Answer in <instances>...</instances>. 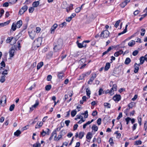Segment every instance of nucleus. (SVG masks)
Wrapping results in <instances>:
<instances>
[{"label": "nucleus", "instance_id": "1", "mask_svg": "<svg viewBox=\"0 0 147 147\" xmlns=\"http://www.w3.org/2000/svg\"><path fill=\"white\" fill-rule=\"evenodd\" d=\"M53 49L54 52H59L61 50L62 46V41L61 39H59L57 42L54 43ZM58 53H57V55H58Z\"/></svg>", "mask_w": 147, "mask_h": 147}, {"label": "nucleus", "instance_id": "2", "mask_svg": "<svg viewBox=\"0 0 147 147\" xmlns=\"http://www.w3.org/2000/svg\"><path fill=\"white\" fill-rule=\"evenodd\" d=\"M42 40V38L39 37L34 41L32 46L33 50L37 49L41 45Z\"/></svg>", "mask_w": 147, "mask_h": 147}, {"label": "nucleus", "instance_id": "3", "mask_svg": "<svg viewBox=\"0 0 147 147\" xmlns=\"http://www.w3.org/2000/svg\"><path fill=\"white\" fill-rule=\"evenodd\" d=\"M109 34V32L107 30H105L103 31L100 35V37L102 38H107L108 37Z\"/></svg>", "mask_w": 147, "mask_h": 147}, {"label": "nucleus", "instance_id": "4", "mask_svg": "<svg viewBox=\"0 0 147 147\" xmlns=\"http://www.w3.org/2000/svg\"><path fill=\"white\" fill-rule=\"evenodd\" d=\"M27 9L28 6L26 5H24L20 10L19 13L20 15H22L27 10Z\"/></svg>", "mask_w": 147, "mask_h": 147}, {"label": "nucleus", "instance_id": "5", "mask_svg": "<svg viewBox=\"0 0 147 147\" xmlns=\"http://www.w3.org/2000/svg\"><path fill=\"white\" fill-rule=\"evenodd\" d=\"M92 76L90 78L88 82V84H92L93 81L95 78L96 76V74H92Z\"/></svg>", "mask_w": 147, "mask_h": 147}, {"label": "nucleus", "instance_id": "6", "mask_svg": "<svg viewBox=\"0 0 147 147\" xmlns=\"http://www.w3.org/2000/svg\"><path fill=\"white\" fill-rule=\"evenodd\" d=\"M37 34L35 31H32L30 33H29V36L32 40L34 39Z\"/></svg>", "mask_w": 147, "mask_h": 147}, {"label": "nucleus", "instance_id": "7", "mask_svg": "<svg viewBox=\"0 0 147 147\" xmlns=\"http://www.w3.org/2000/svg\"><path fill=\"white\" fill-rule=\"evenodd\" d=\"M6 99V96L4 95L2 96L0 100V104L1 105L3 106L5 104Z\"/></svg>", "mask_w": 147, "mask_h": 147}, {"label": "nucleus", "instance_id": "8", "mask_svg": "<svg viewBox=\"0 0 147 147\" xmlns=\"http://www.w3.org/2000/svg\"><path fill=\"white\" fill-rule=\"evenodd\" d=\"M121 97L120 94H116L113 97V99L115 102H118L121 99Z\"/></svg>", "mask_w": 147, "mask_h": 147}, {"label": "nucleus", "instance_id": "9", "mask_svg": "<svg viewBox=\"0 0 147 147\" xmlns=\"http://www.w3.org/2000/svg\"><path fill=\"white\" fill-rule=\"evenodd\" d=\"M15 52L14 49L12 47H11L9 52V57L10 58H12L14 56Z\"/></svg>", "mask_w": 147, "mask_h": 147}, {"label": "nucleus", "instance_id": "10", "mask_svg": "<svg viewBox=\"0 0 147 147\" xmlns=\"http://www.w3.org/2000/svg\"><path fill=\"white\" fill-rule=\"evenodd\" d=\"M58 25L57 24H55L51 28V33L53 34L55 30L57 27Z\"/></svg>", "mask_w": 147, "mask_h": 147}, {"label": "nucleus", "instance_id": "11", "mask_svg": "<svg viewBox=\"0 0 147 147\" xmlns=\"http://www.w3.org/2000/svg\"><path fill=\"white\" fill-rule=\"evenodd\" d=\"M57 76L59 79H62L63 77L64 76V72L63 71L61 72H58Z\"/></svg>", "mask_w": 147, "mask_h": 147}, {"label": "nucleus", "instance_id": "12", "mask_svg": "<svg viewBox=\"0 0 147 147\" xmlns=\"http://www.w3.org/2000/svg\"><path fill=\"white\" fill-rule=\"evenodd\" d=\"M140 66V64H138L137 63H136L134 64V72L135 73H137L139 70L138 66Z\"/></svg>", "mask_w": 147, "mask_h": 147}, {"label": "nucleus", "instance_id": "13", "mask_svg": "<svg viewBox=\"0 0 147 147\" xmlns=\"http://www.w3.org/2000/svg\"><path fill=\"white\" fill-rule=\"evenodd\" d=\"M16 24L17 28H19L22 25V20H19L17 22Z\"/></svg>", "mask_w": 147, "mask_h": 147}, {"label": "nucleus", "instance_id": "14", "mask_svg": "<svg viewBox=\"0 0 147 147\" xmlns=\"http://www.w3.org/2000/svg\"><path fill=\"white\" fill-rule=\"evenodd\" d=\"M39 4V1H35L33 2L32 5L34 7H37Z\"/></svg>", "mask_w": 147, "mask_h": 147}, {"label": "nucleus", "instance_id": "15", "mask_svg": "<svg viewBox=\"0 0 147 147\" xmlns=\"http://www.w3.org/2000/svg\"><path fill=\"white\" fill-rule=\"evenodd\" d=\"M110 66V64L109 63H107L104 68V69L105 71L108 70Z\"/></svg>", "mask_w": 147, "mask_h": 147}, {"label": "nucleus", "instance_id": "16", "mask_svg": "<svg viewBox=\"0 0 147 147\" xmlns=\"http://www.w3.org/2000/svg\"><path fill=\"white\" fill-rule=\"evenodd\" d=\"M104 105L106 108L109 109L111 108V105L109 103L105 102L104 103Z\"/></svg>", "mask_w": 147, "mask_h": 147}, {"label": "nucleus", "instance_id": "17", "mask_svg": "<svg viewBox=\"0 0 147 147\" xmlns=\"http://www.w3.org/2000/svg\"><path fill=\"white\" fill-rule=\"evenodd\" d=\"M43 63L42 62H40L37 65V70L39 69L43 65Z\"/></svg>", "mask_w": 147, "mask_h": 147}, {"label": "nucleus", "instance_id": "18", "mask_svg": "<svg viewBox=\"0 0 147 147\" xmlns=\"http://www.w3.org/2000/svg\"><path fill=\"white\" fill-rule=\"evenodd\" d=\"M13 39V37L12 36L8 37L6 40L7 43H10Z\"/></svg>", "mask_w": 147, "mask_h": 147}, {"label": "nucleus", "instance_id": "19", "mask_svg": "<svg viewBox=\"0 0 147 147\" xmlns=\"http://www.w3.org/2000/svg\"><path fill=\"white\" fill-rule=\"evenodd\" d=\"M92 138V135L90 132H88L86 136V138L88 140H90Z\"/></svg>", "mask_w": 147, "mask_h": 147}, {"label": "nucleus", "instance_id": "20", "mask_svg": "<svg viewBox=\"0 0 147 147\" xmlns=\"http://www.w3.org/2000/svg\"><path fill=\"white\" fill-rule=\"evenodd\" d=\"M118 131H115L114 134L117 135L116 138H117L119 139L121 137V135L120 133L118 132Z\"/></svg>", "mask_w": 147, "mask_h": 147}, {"label": "nucleus", "instance_id": "21", "mask_svg": "<svg viewBox=\"0 0 147 147\" xmlns=\"http://www.w3.org/2000/svg\"><path fill=\"white\" fill-rule=\"evenodd\" d=\"M53 55V52L52 51H51L48 53L47 54V57L48 58H50L52 57Z\"/></svg>", "mask_w": 147, "mask_h": 147}, {"label": "nucleus", "instance_id": "22", "mask_svg": "<svg viewBox=\"0 0 147 147\" xmlns=\"http://www.w3.org/2000/svg\"><path fill=\"white\" fill-rule=\"evenodd\" d=\"M98 128L95 125H93L92 127V129L95 131H97L98 130Z\"/></svg>", "mask_w": 147, "mask_h": 147}, {"label": "nucleus", "instance_id": "23", "mask_svg": "<svg viewBox=\"0 0 147 147\" xmlns=\"http://www.w3.org/2000/svg\"><path fill=\"white\" fill-rule=\"evenodd\" d=\"M130 62V59L129 58L127 57L124 63L126 65H128Z\"/></svg>", "mask_w": 147, "mask_h": 147}, {"label": "nucleus", "instance_id": "24", "mask_svg": "<svg viewBox=\"0 0 147 147\" xmlns=\"http://www.w3.org/2000/svg\"><path fill=\"white\" fill-rule=\"evenodd\" d=\"M140 64H142L144 63V61L145 60L144 57L143 56H142L140 57Z\"/></svg>", "mask_w": 147, "mask_h": 147}, {"label": "nucleus", "instance_id": "25", "mask_svg": "<svg viewBox=\"0 0 147 147\" xmlns=\"http://www.w3.org/2000/svg\"><path fill=\"white\" fill-rule=\"evenodd\" d=\"M135 44V41L133 40H131L128 43V45L130 47H132Z\"/></svg>", "mask_w": 147, "mask_h": 147}, {"label": "nucleus", "instance_id": "26", "mask_svg": "<svg viewBox=\"0 0 147 147\" xmlns=\"http://www.w3.org/2000/svg\"><path fill=\"white\" fill-rule=\"evenodd\" d=\"M113 92L114 91H116L117 90V86L116 84H113L112 88L111 89Z\"/></svg>", "mask_w": 147, "mask_h": 147}, {"label": "nucleus", "instance_id": "27", "mask_svg": "<svg viewBox=\"0 0 147 147\" xmlns=\"http://www.w3.org/2000/svg\"><path fill=\"white\" fill-rule=\"evenodd\" d=\"M1 67L0 68V70H1L3 68V67H5V62L3 61L0 63Z\"/></svg>", "mask_w": 147, "mask_h": 147}, {"label": "nucleus", "instance_id": "28", "mask_svg": "<svg viewBox=\"0 0 147 147\" xmlns=\"http://www.w3.org/2000/svg\"><path fill=\"white\" fill-rule=\"evenodd\" d=\"M77 112L75 110H73L71 112V115L72 117H74L76 114Z\"/></svg>", "mask_w": 147, "mask_h": 147}, {"label": "nucleus", "instance_id": "29", "mask_svg": "<svg viewBox=\"0 0 147 147\" xmlns=\"http://www.w3.org/2000/svg\"><path fill=\"white\" fill-rule=\"evenodd\" d=\"M5 75L3 76H1V79L0 80V82L1 83L4 82L5 80Z\"/></svg>", "mask_w": 147, "mask_h": 147}, {"label": "nucleus", "instance_id": "30", "mask_svg": "<svg viewBox=\"0 0 147 147\" xmlns=\"http://www.w3.org/2000/svg\"><path fill=\"white\" fill-rule=\"evenodd\" d=\"M142 144V142L140 140H138L136 141L134 143V145H137L141 144Z\"/></svg>", "mask_w": 147, "mask_h": 147}, {"label": "nucleus", "instance_id": "31", "mask_svg": "<svg viewBox=\"0 0 147 147\" xmlns=\"http://www.w3.org/2000/svg\"><path fill=\"white\" fill-rule=\"evenodd\" d=\"M39 102L38 100H37L35 101V104L33 105V107H34V108H36L37 106L39 105Z\"/></svg>", "mask_w": 147, "mask_h": 147}, {"label": "nucleus", "instance_id": "32", "mask_svg": "<svg viewBox=\"0 0 147 147\" xmlns=\"http://www.w3.org/2000/svg\"><path fill=\"white\" fill-rule=\"evenodd\" d=\"M21 134V131L19 130H17L14 133V135L17 136H18Z\"/></svg>", "mask_w": 147, "mask_h": 147}, {"label": "nucleus", "instance_id": "33", "mask_svg": "<svg viewBox=\"0 0 147 147\" xmlns=\"http://www.w3.org/2000/svg\"><path fill=\"white\" fill-rule=\"evenodd\" d=\"M51 88V86L50 85H47L45 87V90L47 91L49 90Z\"/></svg>", "mask_w": 147, "mask_h": 147}, {"label": "nucleus", "instance_id": "34", "mask_svg": "<svg viewBox=\"0 0 147 147\" xmlns=\"http://www.w3.org/2000/svg\"><path fill=\"white\" fill-rule=\"evenodd\" d=\"M84 132L81 131L79 133V138L80 139H81L84 136Z\"/></svg>", "mask_w": 147, "mask_h": 147}, {"label": "nucleus", "instance_id": "35", "mask_svg": "<svg viewBox=\"0 0 147 147\" xmlns=\"http://www.w3.org/2000/svg\"><path fill=\"white\" fill-rule=\"evenodd\" d=\"M16 24L14 23H13L11 26V29L13 31H15L16 30Z\"/></svg>", "mask_w": 147, "mask_h": 147}, {"label": "nucleus", "instance_id": "36", "mask_svg": "<svg viewBox=\"0 0 147 147\" xmlns=\"http://www.w3.org/2000/svg\"><path fill=\"white\" fill-rule=\"evenodd\" d=\"M142 119L141 117L139 116L138 117V123L140 126L141 125Z\"/></svg>", "mask_w": 147, "mask_h": 147}, {"label": "nucleus", "instance_id": "37", "mask_svg": "<svg viewBox=\"0 0 147 147\" xmlns=\"http://www.w3.org/2000/svg\"><path fill=\"white\" fill-rule=\"evenodd\" d=\"M8 70L7 69H5L1 73L3 75H7L8 74Z\"/></svg>", "mask_w": 147, "mask_h": 147}, {"label": "nucleus", "instance_id": "38", "mask_svg": "<svg viewBox=\"0 0 147 147\" xmlns=\"http://www.w3.org/2000/svg\"><path fill=\"white\" fill-rule=\"evenodd\" d=\"M127 4L124 1L120 4V5L122 8L124 7Z\"/></svg>", "mask_w": 147, "mask_h": 147}, {"label": "nucleus", "instance_id": "39", "mask_svg": "<svg viewBox=\"0 0 147 147\" xmlns=\"http://www.w3.org/2000/svg\"><path fill=\"white\" fill-rule=\"evenodd\" d=\"M15 107V105L14 104L11 105L9 107V110L10 111H12L14 109Z\"/></svg>", "mask_w": 147, "mask_h": 147}, {"label": "nucleus", "instance_id": "40", "mask_svg": "<svg viewBox=\"0 0 147 147\" xmlns=\"http://www.w3.org/2000/svg\"><path fill=\"white\" fill-rule=\"evenodd\" d=\"M144 128L145 131H147V121H145L144 124Z\"/></svg>", "mask_w": 147, "mask_h": 147}, {"label": "nucleus", "instance_id": "41", "mask_svg": "<svg viewBox=\"0 0 147 147\" xmlns=\"http://www.w3.org/2000/svg\"><path fill=\"white\" fill-rule=\"evenodd\" d=\"M34 10V8L33 7H31L29 8V12L30 13H32Z\"/></svg>", "mask_w": 147, "mask_h": 147}, {"label": "nucleus", "instance_id": "42", "mask_svg": "<svg viewBox=\"0 0 147 147\" xmlns=\"http://www.w3.org/2000/svg\"><path fill=\"white\" fill-rule=\"evenodd\" d=\"M66 133V132L65 130H63L60 132L59 134H61L62 136H63Z\"/></svg>", "mask_w": 147, "mask_h": 147}, {"label": "nucleus", "instance_id": "43", "mask_svg": "<svg viewBox=\"0 0 147 147\" xmlns=\"http://www.w3.org/2000/svg\"><path fill=\"white\" fill-rule=\"evenodd\" d=\"M86 61V58H84L81 59L79 61V62L81 63V62L82 63H84Z\"/></svg>", "mask_w": 147, "mask_h": 147}, {"label": "nucleus", "instance_id": "44", "mask_svg": "<svg viewBox=\"0 0 147 147\" xmlns=\"http://www.w3.org/2000/svg\"><path fill=\"white\" fill-rule=\"evenodd\" d=\"M55 135V138L57 137L56 130H54L52 133L51 135L53 136Z\"/></svg>", "mask_w": 147, "mask_h": 147}, {"label": "nucleus", "instance_id": "45", "mask_svg": "<svg viewBox=\"0 0 147 147\" xmlns=\"http://www.w3.org/2000/svg\"><path fill=\"white\" fill-rule=\"evenodd\" d=\"M109 144L111 146H112L114 144V142L113 141V139L112 138H110L109 140Z\"/></svg>", "mask_w": 147, "mask_h": 147}, {"label": "nucleus", "instance_id": "46", "mask_svg": "<svg viewBox=\"0 0 147 147\" xmlns=\"http://www.w3.org/2000/svg\"><path fill=\"white\" fill-rule=\"evenodd\" d=\"M102 93L104 94V92L103 91V89L100 88L99 89V90L98 91V94L99 95H100L102 94Z\"/></svg>", "mask_w": 147, "mask_h": 147}, {"label": "nucleus", "instance_id": "47", "mask_svg": "<svg viewBox=\"0 0 147 147\" xmlns=\"http://www.w3.org/2000/svg\"><path fill=\"white\" fill-rule=\"evenodd\" d=\"M120 20H119L117 21L116 22L115 24L114 25V26L115 27L117 28L118 27V26L119 25V24L120 23Z\"/></svg>", "mask_w": 147, "mask_h": 147}, {"label": "nucleus", "instance_id": "48", "mask_svg": "<svg viewBox=\"0 0 147 147\" xmlns=\"http://www.w3.org/2000/svg\"><path fill=\"white\" fill-rule=\"evenodd\" d=\"M131 120V118L129 117H127L125 118V120L126 122V124L128 125L129 121Z\"/></svg>", "mask_w": 147, "mask_h": 147}, {"label": "nucleus", "instance_id": "49", "mask_svg": "<svg viewBox=\"0 0 147 147\" xmlns=\"http://www.w3.org/2000/svg\"><path fill=\"white\" fill-rule=\"evenodd\" d=\"M66 23L65 22H64L60 24L59 26H60V27L62 28H63V26H65L66 25Z\"/></svg>", "mask_w": 147, "mask_h": 147}, {"label": "nucleus", "instance_id": "50", "mask_svg": "<svg viewBox=\"0 0 147 147\" xmlns=\"http://www.w3.org/2000/svg\"><path fill=\"white\" fill-rule=\"evenodd\" d=\"M122 117V113H120L119 114L118 116L117 117V120H119Z\"/></svg>", "mask_w": 147, "mask_h": 147}, {"label": "nucleus", "instance_id": "51", "mask_svg": "<svg viewBox=\"0 0 147 147\" xmlns=\"http://www.w3.org/2000/svg\"><path fill=\"white\" fill-rule=\"evenodd\" d=\"M141 31L142 32L141 33V35L142 36H144L145 34V30L144 28H142L141 29Z\"/></svg>", "mask_w": 147, "mask_h": 147}, {"label": "nucleus", "instance_id": "52", "mask_svg": "<svg viewBox=\"0 0 147 147\" xmlns=\"http://www.w3.org/2000/svg\"><path fill=\"white\" fill-rule=\"evenodd\" d=\"M40 134L42 136H44L46 134V132L43 129L42 130V131L40 133Z\"/></svg>", "mask_w": 147, "mask_h": 147}, {"label": "nucleus", "instance_id": "53", "mask_svg": "<svg viewBox=\"0 0 147 147\" xmlns=\"http://www.w3.org/2000/svg\"><path fill=\"white\" fill-rule=\"evenodd\" d=\"M137 125V123H135L134 125L132 127V129L133 131H134L136 129Z\"/></svg>", "mask_w": 147, "mask_h": 147}, {"label": "nucleus", "instance_id": "54", "mask_svg": "<svg viewBox=\"0 0 147 147\" xmlns=\"http://www.w3.org/2000/svg\"><path fill=\"white\" fill-rule=\"evenodd\" d=\"M138 53V50H135L132 53V55L134 56H136Z\"/></svg>", "mask_w": 147, "mask_h": 147}, {"label": "nucleus", "instance_id": "55", "mask_svg": "<svg viewBox=\"0 0 147 147\" xmlns=\"http://www.w3.org/2000/svg\"><path fill=\"white\" fill-rule=\"evenodd\" d=\"M79 48H82L84 47V46H83V42L82 43H78L77 44Z\"/></svg>", "mask_w": 147, "mask_h": 147}, {"label": "nucleus", "instance_id": "56", "mask_svg": "<svg viewBox=\"0 0 147 147\" xmlns=\"http://www.w3.org/2000/svg\"><path fill=\"white\" fill-rule=\"evenodd\" d=\"M83 115H85L84 116V117L85 118H87L88 117V111H85L84 113H83L82 114Z\"/></svg>", "mask_w": 147, "mask_h": 147}, {"label": "nucleus", "instance_id": "57", "mask_svg": "<svg viewBox=\"0 0 147 147\" xmlns=\"http://www.w3.org/2000/svg\"><path fill=\"white\" fill-rule=\"evenodd\" d=\"M101 119L100 118H98L97 121V123L98 125H100L101 123Z\"/></svg>", "mask_w": 147, "mask_h": 147}, {"label": "nucleus", "instance_id": "58", "mask_svg": "<svg viewBox=\"0 0 147 147\" xmlns=\"http://www.w3.org/2000/svg\"><path fill=\"white\" fill-rule=\"evenodd\" d=\"M86 94L88 96H89L90 94V90L87 89L86 90Z\"/></svg>", "mask_w": 147, "mask_h": 147}, {"label": "nucleus", "instance_id": "59", "mask_svg": "<svg viewBox=\"0 0 147 147\" xmlns=\"http://www.w3.org/2000/svg\"><path fill=\"white\" fill-rule=\"evenodd\" d=\"M52 76L51 75H49L47 76V80L48 81H50L52 79Z\"/></svg>", "mask_w": 147, "mask_h": 147}, {"label": "nucleus", "instance_id": "60", "mask_svg": "<svg viewBox=\"0 0 147 147\" xmlns=\"http://www.w3.org/2000/svg\"><path fill=\"white\" fill-rule=\"evenodd\" d=\"M40 30L41 29L40 27H37L36 28V32H35L37 33V34H37L39 32Z\"/></svg>", "mask_w": 147, "mask_h": 147}, {"label": "nucleus", "instance_id": "61", "mask_svg": "<svg viewBox=\"0 0 147 147\" xmlns=\"http://www.w3.org/2000/svg\"><path fill=\"white\" fill-rule=\"evenodd\" d=\"M18 0H9V3L12 4L15 3Z\"/></svg>", "mask_w": 147, "mask_h": 147}, {"label": "nucleus", "instance_id": "62", "mask_svg": "<svg viewBox=\"0 0 147 147\" xmlns=\"http://www.w3.org/2000/svg\"><path fill=\"white\" fill-rule=\"evenodd\" d=\"M86 76L85 74H82L81 76H80V80H82Z\"/></svg>", "mask_w": 147, "mask_h": 147}, {"label": "nucleus", "instance_id": "63", "mask_svg": "<svg viewBox=\"0 0 147 147\" xmlns=\"http://www.w3.org/2000/svg\"><path fill=\"white\" fill-rule=\"evenodd\" d=\"M113 92V91L111 90H111H107L105 92V93H109L110 94H111Z\"/></svg>", "mask_w": 147, "mask_h": 147}, {"label": "nucleus", "instance_id": "64", "mask_svg": "<svg viewBox=\"0 0 147 147\" xmlns=\"http://www.w3.org/2000/svg\"><path fill=\"white\" fill-rule=\"evenodd\" d=\"M97 114V112L96 111H93L92 113V115L93 116H95Z\"/></svg>", "mask_w": 147, "mask_h": 147}]
</instances>
